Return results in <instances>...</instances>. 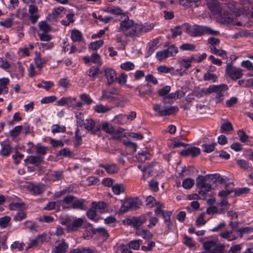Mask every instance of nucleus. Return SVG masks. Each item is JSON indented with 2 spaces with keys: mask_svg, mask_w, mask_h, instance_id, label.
<instances>
[{
  "mask_svg": "<svg viewBox=\"0 0 253 253\" xmlns=\"http://www.w3.org/2000/svg\"><path fill=\"white\" fill-rule=\"evenodd\" d=\"M170 86L166 85L158 90L159 95L163 97V102L165 104L169 103L168 101H167V96L170 92Z\"/></svg>",
  "mask_w": 253,
  "mask_h": 253,
  "instance_id": "obj_25",
  "label": "nucleus"
},
{
  "mask_svg": "<svg viewBox=\"0 0 253 253\" xmlns=\"http://www.w3.org/2000/svg\"><path fill=\"white\" fill-rule=\"evenodd\" d=\"M151 214V212H148L139 217H133L129 220V224L132 225L134 228L138 229L146 222L148 219V217Z\"/></svg>",
  "mask_w": 253,
  "mask_h": 253,
  "instance_id": "obj_8",
  "label": "nucleus"
},
{
  "mask_svg": "<svg viewBox=\"0 0 253 253\" xmlns=\"http://www.w3.org/2000/svg\"><path fill=\"white\" fill-rule=\"evenodd\" d=\"M111 109V107L108 106H104L102 104H98L94 107L95 112L98 113H104Z\"/></svg>",
  "mask_w": 253,
  "mask_h": 253,
  "instance_id": "obj_32",
  "label": "nucleus"
},
{
  "mask_svg": "<svg viewBox=\"0 0 253 253\" xmlns=\"http://www.w3.org/2000/svg\"><path fill=\"white\" fill-rule=\"evenodd\" d=\"M209 7L214 14L221 15L222 8L217 3H209Z\"/></svg>",
  "mask_w": 253,
  "mask_h": 253,
  "instance_id": "obj_30",
  "label": "nucleus"
},
{
  "mask_svg": "<svg viewBox=\"0 0 253 253\" xmlns=\"http://www.w3.org/2000/svg\"><path fill=\"white\" fill-rule=\"evenodd\" d=\"M149 224L147 225L148 228H152L156 225L159 222V219L156 216H150L148 218Z\"/></svg>",
  "mask_w": 253,
  "mask_h": 253,
  "instance_id": "obj_61",
  "label": "nucleus"
},
{
  "mask_svg": "<svg viewBox=\"0 0 253 253\" xmlns=\"http://www.w3.org/2000/svg\"><path fill=\"white\" fill-rule=\"evenodd\" d=\"M28 12L30 21L33 24H35L40 17L38 7L34 5L31 4L29 5Z\"/></svg>",
  "mask_w": 253,
  "mask_h": 253,
  "instance_id": "obj_10",
  "label": "nucleus"
},
{
  "mask_svg": "<svg viewBox=\"0 0 253 253\" xmlns=\"http://www.w3.org/2000/svg\"><path fill=\"white\" fill-rule=\"evenodd\" d=\"M115 121L119 124L123 125L126 123L127 117L126 115H119L115 117Z\"/></svg>",
  "mask_w": 253,
  "mask_h": 253,
  "instance_id": "obj_55",
  "label": "nucleus"
},
{
  "mask_svg": "<svg viewBox=\"0 0 253 253\" xmlns=\"http://www.w3.org/2000/svg\"><path fill=\"white\" fill-rule=\"evenodd\" d=\"M76 100V97L69 96L61 98L57 101L56 103L59 106L68 105V107H72L73 103L75 102Z\"/></svg>",
  "mask_w": 253,
  "mask_h": 253,
  "instance_id": "obj_16",
  "label": "nucleus"
},
{
  "mask_svg": "<svg viewBox=\"0 0 253 253\" xmlns=\"http://www.w3.org/2000/svg\"><path fill=\"white\" fill-rule=\"evenodd\" d=\"M71 38L74 42H80L83 40L82 33L77 29H74L71 31Z\"/></svg>",
  "mask_w": 253,
  "mask_h": 253,
  "instance_id": "obj_27",
  "label": "nucleus"
},
{
  "mask_svg": "<svg viewBox=\"0 0 253 253\" xmlns=\"http://www.w3.org/2000/svg\"><path fill=\"white\" fill-rule=\"evenodd\" d=\"M22 129L23 126H16L9 131V134L11 137L15 138L19 135Z\"/></svg>",
  "mask_w": 253,
  "mask_h": 253,
  "instance_id": "obj_40",
  "label": "nucleus"
},
{
  "mask_svg": "<svg viewBox=\"0 0 253 253\" xmlns=\"http://www.w3.org/2000/svg\"><path fill=\"white\" fill-rule=\"evenodd\" d=\"M194 183L195 181L194 179L187 178L183 181L182 186L185 189H190L194 186Z\"/></svg>",
  "mask_w": 253,
  "mask_h": 253,
  "instance_id": "obj_36",
  "label": "nucleus"
},
{
  "mask_svg": "<svg viewBox=\"0 0 253 253\" xmlns=\"http://www.w3.org/2000/svg\"><path fill=\"white\" fill-rule=\"evenodd\" d=\"M104 10L107 13L117 15H121L123 13V10L120 7L118 6H108L106 7Z\"/></svg>",
  "mask_w": 253,
  "mask_h": 253,
  "instance_id": "obj_28",
  "label": "nucleus"
},
{
  "mask_svg": "<svg viewBox=\"0 0 253 253\" xmlns=\"http://www.w3.org/2000/svg\"><path fill=\"white\" fill-rule=\"evenodd\" d=\"M209 90V87L208 88H202L201 90L195 91L194 92L195 95L200 98L204 96L210 94Z\"/></svg>",
  "mask_w": 253,
  "mask_h": 253,
  "instance_id": "obj_57",
  "label": "nucleus"
},
{
  "mask_svg": "<svg viewBox=\"0 0 253 253\" xmlns=\"http://www.w3.org/2000/svg\"><path fill=\"white\" fill-rule=\"evenodd\" d=\"M217 145L216 143H211V144H203L202 147L204 148V152L209 153L212 152L215 148V145Z\"/></svg>",
  "mask_w": 253,
  "mask_h": 253,
  "instance_id": "obj_46",
  "label": "nucleus"
},
{
  "mask_svg": "<svg viewBox=\"0 0 253 253\" xmlns=\"http://www.w3.org/2000/svg\"><path fill=\"white\" fill-rule=\"evenodd\" d=\"M146 205L149 208H152L158 204L155 199L151 196H148L146 199Z\"/></svg>",
  "mask_w": 253,
  "mask_h": 253,
  "instance_id": "obj_47",
  "label": "nucleus"
},
{
  "mask_svg": "<svg viewBox=\"0 0 253 253\" xmlns=\"http://www.w3.org/2000/svg\"><path fill=\"white\" fill-rule=\"evenodd\" d=\"M42 161V158L39 156H31L25 160V162L28 161L30 164H33L36 166H37L40 164Z\"/></svg>",
  "mask_w": 253,
  "mask_h": 253,
  "instance_id": "obj_29",
  "label": "nucleus"
},
{
  "mask_svg": "<svg viewBox=\"0 0 253 253\" xmlns=\"http://www.w3.org/2000/svg\"><path fill=\"white\" fill-rule=\"evenodd\" d=\"M183 30L181 26H177L174 28L171 29V32L172 33V37L175 38L178 36H180L182 34L181 30Z\"/></svg>",
  "mask_w": 253,
  "mask_h": 253,
  "instance_id": "obj_63",
  "label": "nucleus"
},
{
  "mask_svg": "<svg viewBox=\"0 0 253 253\" xmlns=\"http://www.w3.org/2000/svg\"><path fill=\"white\" fill-rule=\"evenodd\" d=\"M39 27L43 33H47L51 30V27L45 21H41L39 23Z\"/></svg>",
  "mask_w": 253,
  "mask_h": 253,
  "instance_id": "obj_42",
  "label": "nucleus"
},
{
  "mask_svg": "<svg viewBox=\"0 0 253 253\" xmlns=\"http://www.w3.org/2000/svg\"><path fill=\"white\" fill-rule=\"evenodd\" d=\"M84 220L82 218L75 219L73 221L71 220V223L68 225V231L73 232L76 231L83 224Z\"/></svg>",
  "mask_w": 253,
  "mask_h": 253,
  "instance_id": "obj_11",
  "label": "nucleus"
},
{
  "mask_svg": "<svg viewBox=\"0 0 253 253\" xmlns=\"http://www.w3.org/2000/svg\"><path fill=\"white\" fill-rule=\"evenodd\" d=\"M136 24L132 20L126 17L121 21L118 28L119 32L124 33L126 37L134 38L136 37Z\"/></svg>",
  "mask_w": 253,
  "mask_h": 253,
  "instance_id": "obj_3",
  "label": "nucleus"
},
{
  "mask_svg": "<svg viewBox=\"0 0 253 253\" xmlns=\"http://www.w3.org/2000/svg\"><path fill=\"white\" fill-rule=\"evenodd\" d=\"M227 186H232V187L230 188V189H227L226 187L225 189L220 191L218 193L219 196L223 198L226 197L233 191V184L232 183H229L226 186V187Z\"/></svg>",
  "mask_w": 253,
  "mask_h": 253,
  "instance_id": "obj_33",
  "label": "nucleus"
},
{
  "mask_svg": "<svg viewBox=\"0 0 253 253\" xmlns=\"http://www.w3.org/2000/svg\"><path fill=\"white\" fill-rule=\"evenodd\" d=\"M107 206L106 204L104 202H99L98 203L93 202L92 203V208L100 211L104 210Z\"/></svg>",
  "mask_w": 253,
  "mask_h": 253,
  "instance_id": "obj_56",
  "label": "nucleus"
},
{
  "mask_svg": "<svg viewBox=\"0 0 253 253\" xmlns=\"http://www.w3.org/2000/svg\"><path fill=\"white\" fill-rule=\"evenodd\" d=\"M10 220V217L7 215L0 217V227L2 228H6L9 225Z\"/></svg>",
  "mask_w": 253,
  "mask_h": 253,
  "instance_id": "obj_39",
  "label": "nucleus"
},
{
  "mask_svg": "<svg viewBox=\"0 0 253 253\" xmlns=\"http://www.w3.org/2000/svg\"><path fill=\"white\" fill-rule=\"evenodd\" d=\"M200 153V150L199 148L191 147L187 149L182 151L180 154L182 156H187L191 155L192 157H196Z\"/></svg>",
  "mask_w": 253,
  "mask_h": 253,
  "instance_id": "obj_18",
  "label": "nucleus"
},
{
  "mask_svg": "<svg viewBox=\"0 0 253 253\" xmlns=\"http://www.w3.org/2000/svg\"><path fill=\"white\" fill-rule=\"evenodd\" d=\"M80 98H81L82 101L84 104L90 105L93 102V101L91 99V98L90 97V96L88 94H85V93L82 94L80 95Z\"/></svg>",
  "mask_w": 253,
  "mask_h": 253,
  "instance_id": "obj_60",
  "label": "nucleus"
},
{
  "mask_svg": "<svg viewBox=\"0 0 253 253\" xmlns=\"http://www.w3.org/2000/svg\"><path fill=\"white\" fill-rule=\"evenodd\" d=\"M225 73L231 80L234 81L240 79L243 75V70L234 66L232 64L226 65Z\"/></svg>",
  "mask_w": 253,
  "mask_h": 253,
  "instance_id": "obj_5",
  "label": "nucleus"
},
{
  "mask_svg": "<svg viewBox=\"0 0 253 253\" xmlns=\"http://www.w3.org/2000/svg\"><path fill=\"white\" fill-rule=\"evenodd\" d=\"M84 126V128L92 134H96L97 132H99L101 130V124L96 123L91 119H86Z\"/></svg>",
  "mask_w": 253,
  "mask_h": 253,
  "instance_id": "obj_7",
  "label": "nucleus"
},
{
  "mask_svg": "<svg viewBox=\"0 0 253 253\" xmlns=\"http://www.w3.org/2000/svg\"><path fill=\"white\" fill-rule=\"evenodd\" d=\"M142 241L141 240H134L130 241L127 246L133 250H137L139 249L140 244Z\"/></svg>",
  "mask_w": 253,
  "mask_h": 253,
  "instance_id": "obj_41",
  "label": "nucleus"
},
{
  "mask_svg": "<svg viewBox=\"0 0 253 253\" xmlns=\"http://www.w3.org/2000/svg\"><path fill=\"white\" fill-rule=\"evenodd\" d=\"M195 48L194 44L189 43H183L179 46L180 49L183 51H194Z\"/></svg>",
  "mask_w": 253,
  "mask_h": 253,
  "instance_id": "obj_44",
  "label": "nucleus"
},
{
  "mask_svg": "<svg viewBox=\"0 0 253 253\" xmlns=\"http://www.w3.org/2000/svg\"><path fill=\"white\" fill-rule=\"evenodd\" d=\"M218 173L210 174L205 176L199 175L196 179V186L199 189V194L205 195L211 189V184L217 182Z\"/></svg>",
  "mask_w": 253,
  "mask_h": 253,
  "instance_id": "obj_1",
  "label": "nucleus"
},
{
  "mask_svg": "<svg viewBox=\"0 0 253 253\" xmlns=\"http://www.w3.org/2000/svg\"><path fill=\"white\" fill-rule=\"evenodd\" d=\"M25 228L31 231L36 230L38 228V225L36 223L32 221L27 220L24 222Z\"/></svg>",
  "mask_w": 253,
  "mask_h": 253,
  "instance_id": "obj_48",
  "label": "nucleus"
},
{
  "mask_svg": "<svg viewBox=\"0 0 253 253\" xmlns=\"http://www.w3.org/2000/svg\"><path fill=\"white\" fill-rule=\"evenodd\" d=\"M28 190L35 195H38L42 194L44 190V185L39 184H35L30 183L27 187Z\"/></svg>",
  "mask_w": 253,
  "mask_h": 253,
  "instance_id": "obj_9",
  "label": "nucleus"
},
{
  "mask_svg": "<svg viewBox=\"0 0 253 253\" xmlns=\"http://www.w3.org/2000/svg\"><path fill=\"white\" fill-rule=\"evenodd\" d=\"M237 134L239 137L240 140L243 143L246 142L249 140V136L242 129L238 131Z\"/></svg>",
  "mask_w": 253,
  "mask_h": 253,
  "instance_id": "obj_59",
  "label": "nucleus"
},
{
  "mask_svg": "<svg viewBox=\"0 0 253 253\" xmlns=\"http://www.w3.org/2000/svg\"><path fill=\"white\" fill-rule=\"evenodd\" d=\"M64 8L62 6H60L57 8H54L52 12L51 16L53 18L57 19L60 17V15L64 10Z\"/></svg>",
  "mask_w": 253,
  "mask_h": 253,
  "instance_id": "obj_50",
  "label": "nucleus"
},
{
  "mask_svg": "<svg viewBox=\"0 0 253 253\" xmlns=\"http://www.w3.org/2000/svg\"><path fill=\"white\" fill-rule=\"evenodd\" d=\"M68 248V244L62 241L53 249L54 253H65Z\"/></svg>",
  "mask_w": 253,
  "mask_h": 253,
  "instance_id": "obj_26",
  "label": "nucleus"
},
{
  "mask_svg": "<svg viewBox=\"0 0 253 253\" xmlns=\"http://www.w3.org/2000/svg\"><path fill=\"white\" fill-rule=\"evenodd\" d=\"M63 178V171L61 170L54 171L47 175V179L50 181H55L61 180Z\"/></svg>",
  "mask_w": 253,
  "mask_h": 253,
  "instance_id": "obj_20",
  "label": "nucleus"
},
{
  "mask_svg": "<svg viewBox=\"0 0 253 253\" xmlns=\"http://www.w3.org/2000/svg\"><path fill=\"white\" fill-rule=\"evenodd\" d=\"M85 202V200L82 199H79L75 197L73 205L72 206V209L85 210L87 207L84 204Z\"/></svg>",
  "mask_w": 253,
  "mask_h": 253,
  "instance_id": "obj_21",
  "label": "nucleus"
},
{
  "mask_svg": "<svg viewBox=\"0 0 253 253\" xmlns=\"http://www.w3.org/2000/svg\"><path fill=\"white\" fill-rule=\"evenodd\" d=\"M103 43L104 42L102 40L91 42L88 45V48L91 50H96L99 49L103 44Z\"/></svg>",
  "mask_w": 253,
  "mask_h": 253,
  "instance_id": "obj_38",
  "label": "nucleus"
},
{
  "mask_svg": "<svg viewBox=\"0 0 253 253\" xmlns=\"http://www.w3.org/2000/svg\"><path fill=\"white\" fill-rule=\"evenodd\" d=\"M101 129L104 132L110 134H115L116 133V130L113 125L107 122H104L101 125Z\"/></svg>",
  "mask_w": 253,
  "mask_h": 253,
  "instance_id": "obj_22",
  "label": "nucleus"
},
{
  "mask_svg": "<svg viewBox=\"0 0 253 253\" xmlns=\"http://www.w3.org/2000/svg\"><path fill=\"white\" fill-rule=\"evenodd\" d=\"M116 79L121 85H125L127 81V75L125 73L121 74Z\"/></svg>",
  "mask_w": 253,
  "mask_h": 253,
  "instance_id": "obj_54",
  "label": "nucleus"
},
{
  "mask_svg": "<svg viewBox=\"0 0 253 253\" xmlns=\"http://www.w3.org/2000/svg\"><path fill=\"white\" fill-rule=\"evenodd\" d=\"M9 83V80L7 78L0 79V95L7 93L8 91L7 85Z\"/></svg>",
  "mask_w": 253,
  "mask_h": 253,
  "instance_id": "obj_24",
  "label": "nucleus"
},
{
  "mask_svg": "<svg viewBox=\"0 0 253 253\" xmlns=\"http://www.w3.org/2000/svg\"><path fill=\"white\" fill-rule=\"evenodd\" d=\"M113 193L116 195H119L125 191V188L122 184H116L112 187Z\"/></svg>",
  "mask_w": 253,
  "mask_h": 253,
  "instance_id": "obj_37",
  "label": "nucleus"
},
{
  "mask_svg": "<svg viewBox=\"0 0 253 253\" xmlns=\"http://www.w3.org/2000/svg\"><path fill=\"white\" fill-rule=\"evenodd\" d=\"M153 110L158 113V115L161 117L171 115L178 110L176 106H164L161 105L155 104L153 105Z\"/></svg>",
  "mask_w": 253,
  "mask_h": 253,
  "instance_id": "obj_4",
  "label": "nucleus"
},
{
  "mask_svg": "<svg viewBox=\"0 0 253 253\" xmlns=\"http://www.w3.org/2000/svg\"><path fill=\"white\" fill-rule=\"evenodd\" d=\"M135 90L139 92V96H143L152 92V86L148 84L141 85L135 88Z\"/></svg>",
  "mask_w": 253,
  "mask_h": 253,
  "instance_id": "obj_15",
  "label": "nucleus"
},
{
  "mask_svg": "<svg viewBox=\"0 0 253 253\" xmlns=\"http://www.w3.org/2000/svg\"><path fill=\"white\" fill-rule=\"evenodd\" d=\"M228 89L226 84H223L219 85H211L209 86V91L210 94L211 93H215V98L218 100L217 102H219L223 99L224 92Z\"/></svg>",
  "mask_w": 253,
  "mask_h": 253,
  "instance_id": "obj_6",
  "label": "nucleus"
},
{
  "mask_svg": "<svg viewBox=\"0 0 253 253\" xmlns=\"http://www.w3.org/2000/svg\"><path fill=\"white\" fill-rule=\"evenodd\" d=\"M99 166V167L104 168L106 172L110 174L117 173L119 171V167L115 164L106 165L100 164Z\"/></svg>",
  "mask_w": 253,
  "mask_h": 253,
  "instance_id": "obj_19",
  "label": "nucleus"
},
{
  "mask_svg": "<svg viewBox=\"0 0 253 253\" xmlns=\"http://www.w3.org/2000/svg\"><path fill=\"white\" fill-rule=\"evenodd\" d=\"M36 148L37 149L36 153L39 156H44L47 153V148L45 146L37 145Z\"/></svg>",
  "mask_w": 253,
  "mask_h": 253,
  "instance_id": "obj_53",
  "label": "nucleus"
},
{
  "mask_svg": "<svg viewBox=\"0 0 253 253\" xmlns=\"http://www.w3.org/2000/svg\"><path fill=\"white\" fill-rule=\"evenodd\" d=\"M150 157V154L148 152L146 151H143L138 154L137 158L139 161L143 162L148 159Z\"/></svg>",
  "mask_w": 253,
  "mask_h": 253,
  "instance_id": "obj_58",
  "label": "nucleus"
},
{
  "mask_svg": "<svg viewBox=\"0 0 253 253\" xmlns=\"http://www.w3.org/2000/svg\"><path fill=\"white\" fill-rule=\"evenodd\" d=\"M54 218L50 215H42L38 218V220L41 222L51 223L54 221Z\"/></svg>",
  "mask_w": 253,
  "mask_h": 253,
  "instance_id": "obj_62",
  "label": "nucleus"
},
{
  "mask_svg": "<svg viewBox=\"0 0 253 253\" xmlns=\"http://www.w3.org/2000/svg\"><path fill=\"white\" fill-rule=\"evenodd\" d=\"M75 199V197L72 195H68L65 197L60 201L62 208L63 209H72Z\"/></svg>",
  "mask_w": 253,
  "mask_h": 253,
  "instance_id": "obj_13",
  "label": "nucleus"
},
{
  "mask_svg": "<svg viewBox=\"0 0 253 253\" xmlns=\"http://www.w3.org/2000/svg\"><path fill=\"white\" fill-rule=\"evenodd\" d=\"M105 76L107 80V84H112L116 78V72L111 68H107L104 71Z\"/></svg>",
  "mask_w": 253,
  "mask_h": 253,
  "instance_id": "obj_17",
  "label": "nucleus"
},
{
  "mask_svg": "<svg viewBox=\"0 0 253 253\" xmlns=\"http://www.w3.org/2000/svg\"><path fill=\"white\" fill-rule=\"evenodd\" d=\"M154 27V25L153 23L151 24H136V37L138 36L142 33H146L151 30Z\"/></svg>",
  "mask_w": 253,
  "mask_h": 253,
  "instance_id": "obj_12",
  "label": "nucleus"
},
{
  "mask_svg": "<svg viewBox=\"0 0 253 253\" xmlns=\"http://www.w3.org/2000/svg\"><path fill=\"white\" fill-rule=\"evenodd\" d=\"M165 50L169 57L175 56L178 51V48L173 44L170 45L167 49H165Z\"/></svg>",
  "mask_w": 253,
  "mask_h": 253,
  "instance_id": "obj_35",
  "label": "nucleus"
},
{
  "mask_svg": "<svg viewBox=\"0 0 253 253\" xmlns=\"http://www.w3.org/2000/svg\"><path fill=\"white\" fill-rule=\"evenodd\" d=\"M184 95V93L182 91L178 90L175 92L171 93L168 94L167 96V101H168V99H177L179 97H182Z\"/></svg>",
  "mask_w": 253,
  "mask_h": 253,
  "instance_id": "obj_52",
  "label": "nucleus"
},
{
  "mask_svg": "<svg viewBox=\"0 0 253 253\" xmlns=\"http://www.w3.org/2000/svg\"><path fill=\"white\" fill-rule=\"evenodd\" d=\"M183 31L191 37L201 36L205 34L217 36L219 35L218 31L214 30L208 26L194 25L191 26L188 23L182 25Z\"/></svg>",
  "mask_w": 253,
  "mask_h": 253,
  "instance_id": "obj_2",
  "label": "nucleus"
},
{
  "mask_svg": "<svg viewBox=\"0 0 253 253\" xmlns=\"http://www.w3.org/2000/svg\"><path fill=\"white\" fill-rule=\"evenodd\" d=\"M219 16L225 22L229 23L232 21V18L231 17V15L227 11H223V13L222 12L221 15H220Z\"/></svg>",
  "mask_w": 253,
  "mask_h": 253,
  "instance_id": "obj_64",
  "label": "nucleus"
},
{
  "mask_svg": "<svg viewBox=\"0 0 253 253\" xmlns=\"http://www.w3.org/2000/svg\"><path fill=\"white\" fill-rule=\"evenodd\" d=\"M35 61L37 68L41 70L42 68V65L46 64L47 60L44 57H42L39 54L35 58Z\"/></svg>",
  "mask_w": 253,
  "mask_h": 253,
  "instance_id": "obj_31",
  "label": "nucleus"
},
{
  "mask_svg": "<svg viewBox=\"0 0 253 253\" xmlns=\"http://www.w3.org/2000/svg\"><path fill=\"white\" fill-rule=\"evenodd\" d=\"M233 130V127L231 123L227 121L222 124L220 127V132L223 133L225 132L230 131Z\"/></svg>",
  "mask_w": 253,
  "mask_h": 253,
  "instance_id": "obj_34",
  "label": "nucleus"
},
{
  "mask_svg": "<svg viewBox=\"0 0 253 253\" xmlns=\"http://www.w3.org/2000/svg\"><path fill=\"white\" fill-rule=\"evenodd\" d=\"M120 67L123 70L129 71L133 70L135 67V65L132 62H126L122 63L120 65Z\"/></svg>",
  "mask_w": 253,
  "mask_h": 253,
  "instance_id": "obj_43",
  "label": "nucleus"
},
{
  "mask_svg": "<svg viewBox=\"0 0 253 253\" xmlns=\"http://www.w3.org/2000/svg\"><path fill=\"white\" fill-rule=\"evenodd\" d=\"M219 236L221 238L227 240L228 241H232L237 239L236 236L233 234L232 230H225L221 232Z\"/></svg>",
  "mask_w": 253,
  "mask_h": 253,
  "instance_id": "obj_23",
  "label": "nucleus"
},
{
  "mask_svg": "<svg viewBox=\"0 0 253 253\" xmlns=\"http://www.w3.org/2000/svg\"><path fill=\"white\" fill-rule=\"evenodd\" d=\"M1 146L0 154L5 157L9 156L12 151L9 141L8 139L3 141L1 142Z\"/></svg>",
  "mask_w": 253,
  "mask_h": 253,
  "instance_id": "obj_14",
  "label": "nucleus"
},
{
  "mask_svg": "<svg viewBox=\"0 0 253 253\" xmlns=\"http://www.w3.org/2000/svg\"><path fill=\"white\" fill-rule=\"evenodd\" d=\"M26 217V213L24 211H20L16 213V214L14 215L13 220L15 221H20L25 219Z\"/></svg>",
  "mask_w": 253,
  "mask_h": 253,
  "instance_id": "obj_51",
  "label": "nucleus"
},
{
  "mask_svg": "<svg viewBox=\"0 0 253 253\" xmlns=\"http://www.w3.org/2000/svg\"><path fill=\"white\" fill-rule=\"evenodd\" d=\"M203 78L205 81H211L213 83H214L216 82L217 77L215 74H211L209 72H207L206 73L204 74Z\"/></svg>",
  "mask_w": 253,
  "mask_h": 253,
  "instance_id": "obj_45",
  "label": "nucleus"
},
{
  "mask_svg": "<svg viewBox=\"0 0 253 253\" xmlns=\"http://www.w3.org/2000/svg\"><path fill=\"white\" fill-rule=\"evenodd\" d=\"M156 57L157 59L160 61L165 60L169 57L165 49L157 52L156 53Z\"/></svg>",
  "mask_w": 253,
  "mask_h": 253,
  "instance_id": "obj_49",
  "label": "nucleus"
}]
</instances>
